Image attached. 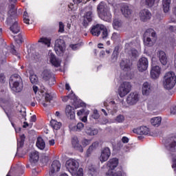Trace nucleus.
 <instances>
[{
  "label": "nucleus",
  "instance_id": "obj_5",
  "mask_svg": "<svg viewBox=\"0 0 176 176\" xmlns=\"http://www.w3.org/2000/svg\"><path fill=\"white\" fill-rule=\"evenodd\" d=\"M156 42V32L153 29H147L144 34V46L151 47Z\"/></svg>",
  "mask_w": 176,
  "mask_h": 176
},
{
  "label": "nucleus",
  "instance_id": "obj_24",
  "mask_svg": "<svg viewBox=\"0 0 176 176\" xmlns=\"http://www.w3.org/2000/svg\"><path fill=\"white\" fill-rule=\"evenodd\" d=\"M147 107L149 111H155L159 108V102L157 100L151 99L148 102Z\"/></svg>",
  "mask_w": 176,
  "mask_h": 176
},
{
  "label": "nucleus",
  "instance_id": "obj_30",
  "mask_svg": "<svg viewBox=\"0 0 176 176\" xmlns=\"http://www.w3.org/2000/svg\"><path fill=\"white\" fill-rule=\"evenodd\" d=\"M45 100L41 101V104L43 107H46L49 104H50V101L53 100V96L50 94H45L44 95Z\"/></svg>",
  "mask_w": 176,
  "mask_h": 176
},
{
  "label": "nucleus",
  "instance_id": "obj_1",
  "mask_svg": "<svg viewBox=\"0 0 176 176\" xmlns=\"http://www.w3.org/2000/svg\"><path fill=\"white\" fill-rule=\"evenodd\" d=\"M97 12L101 20L111 23L112 21V14L109 7L104 2H100L97 6Z\"/></svg>",
  "mask_w": 176,
  "mask_h": 176
},
{
  "label": "nucleus",
  "instance_id": "obj_11",
  "mask_svg": "<svg viewBox=\"0 0 176 176\" xmlns=\"http://www.w3.org/2000/svg\"><path fill=\"white\" fill-rule=\"evenodd\" d=\"M54 50L58 56L64 52V50H65V42H64V40L58 38L55 41Z\"/></svg>",
  "mask_w": 176,
  "mask_h": 176
},
{
  "label": "nucleus",
  "instance_id": "obj_32",
  "mask_svg": "<svg viewBox=\"0 0 176 176\" xmlns=\"http://www.w3.org/2000/svg\"><path fill=\"white\" fill-rule=\"evenodd\" d=\"M36 146L41 151H43L46 146V143H45V140L41 137L37 138V140L36 142Z\"/></svg>",
  "mask_w": 176,
  "mask_h": 176
},
{
  "label": "nucleus",
  "instance_id": "obj_42",
  "mask_svg": "<svg viewBox=\"0 0 176 176\" xmlns=\"http://www.w3.org/2000/svg\"><path fill=\"white\" fill-rule=\"evenodd\" d=\"M83 127H85V124L82 122H78L77 125L74 127L73 130H74V131H80L83 130Z\"/></svg>",
  "mask_w": 176,
  "mask_h": 176
},
{
  "label": "nucleus",
  "instance_id": "obj_34",
  "mask_svg": "<svg viewBox=\"0 0 176 176\" xmlns=\"http://www.w3.org/2000/svg\"><path fill=\"white\" fill-rule=\"evenodd\" d=\"M170 4L171 0H162V8L164 13H168Z\"/></svg>",
  "mask_w": 176,
  "mask_h": 176
},
{
  "label": "nucleus",
  "instance_id": "obj_50",
  "mask_svg": "<svg viewBox=\"0 0 176 176\" xmlns=\"http://www.w3.org/2000/svg\"><path fill=\"white\" fill-rule=\"evenodd\" d=\"M23 22L25 24H30V19H28V13L27 12H24L23 13Z\"/></svg>",
  "mask_w": 176,
  "mask_h": 176
},
{
  "label": "nucleus",
  "instance_id": "obj_49",
  "mask_svg": "<svg viewBox=\"0 0 176 176\" xmlns=\"http://www.w3.org/2000/svg\"><path fill=\"white\" fill-rule=\"evenodd\" d=\"M116 122L118 123H123L124 122V116L122 115H119L116 118Z\"/></svg>",
  "mask_w": 176,
  "mask_h": 176
},
{
  "label": "nucleus",
  "instance_id": "obj_13",
  "mask_svg": "<svg viewBox=\"0 0 176 176\" xmlns=\"http://www.w3.org/2000/svg\"><path fill=\"white\" fill-rule=\"evenodd\" d=\"M138 101H140V95L136 92L131 93L126 98L129 105H135Z\"/></svg>",
  "mask_w": 176,
  "mask_h": 176
},
{
  "label": "nucleus",
  "instance_id": "obj_41",
  "mask_svg": "<svg viewBox=\"0 0 176 176\" xmlns=\"http://www.w3.org/2000/svg\"><path fill=\"white\" fill-rule=\"evenodd\" d=\"M25 140V135H21L20 136V140H18V148H21V146H23V145H24V141Z\"/></svg>",
  "mask_w": 176,
  "mask_h": 176
},
{
  "label": "nucleus",
  "instance_id": "obj_3",
  "mask_svg": "<svg viewBox=\"0 0 176 176\" xmlns=\"http://www.w3.org/2000/svg\"><path fill=\"white\" fill-rule=\"evenodd\" d=\"M90 32L93 36H100L102 32L100 39H108V30L102 24H96L91 28Z\"/></svg>",
  "mask_w": 176,
  "mask_h": 176
},
{
  "label": "nucleus",
  "instance_id": "obj_28",
  "mask_svg": "<svg viewBox=\"0 0 176 176\" xmlns=\"http://www.w3.org/2000/svg\"><path fill=\"white\" fill-rule=\"evenodd\" d=\"M151 91H152L151 84L148 82H144L142 86V94L144 96H148Z\"/></svg>",
  "mask_w": 176,
  "mask_h": 176
},
{
  "label": "nucleus",
  "instance_id": "obj_35",
  "mask_svg": "<svg viewBox=\"0 0 176 176\" xmlns=\"http://www.w3.org/2000/svg\"><path fill=\"white\" fill-rule=\"evenodd\" d=\"M50 124L54 130H60L62 126L61 122L53 119L50 121Z\"/></svg>",
  "mask_w": 176,
  "mask_h": 176
},
{
  "label": "nucleus",
  "instance_id": "obj_54",
  "mask_svg": "<svg viewBox=\"0 0 176 176\" xmlns=\"http://www.w3.org/2000/svg\"><path fill=\"white\" fill-rule=\"evenodd\" d=\"M70 47L72 49V50H77V49L80 47V44H72L70 45Z\"/></svg>",
  "mask_w": 176,
  "mask_h": 176
},
{
  "label": "nucleus",
  "instance_id": "obj_16",
  "mask_svg": "<svg viewBox=\"0 0 176 176\" xmlns=\"http://www.w3.org/2000/svg\"><path fill=\"white\" fill-rule=\"evenodd\" d=\"M121 12L123 16L126 19H130V17H131V14H133V10H131V7L127 4H122L121 6Z\"/></svg>",
  "mask_w": 176,
  "mask_h": 176
},
{
  "label": "nucleus",
  "instance_id": "obj_40",
  "mask_svg": "<svg viewBox=\"0 0 176 176\" xmlns=\"http://www.w3.org/2000/svg\"><path fill=\"white\" fill-rule=\"evenodd\" d=\"M113 27L114 30H119L122 27V21L114 19L113 21Z\"/></svg>",
  "mask_w": 176,
  "mask_h": 176
},
{
  "label": "nucleus",
  "instance_id": "obj_43",
  "mask_svg": "<svg viewBox=\"0 0 176 176\" xmlns=\"http://www.w3.org/2000/svg\"><path fill=\"white\" fill-rule=\"evenodd\" d=\"M88 174L91 176H94L97 174V170H96L94 166H91L88 168Z\"/></svg>",
  "mask_w": 176,
  "mask_h": 176
},
{
  "label": "nucleus",
  "instance_id": "obj_22",
  "mask_svg": "<svg viewBox=\"0 0 176 176\" xmlns=\"http://www.w3.org/2000/svg\"><path fill=\"white\" fill-rule=\"evenodd\" d=\"M72 144L73 148L79 152L83 153V147L79 144V140L76 136L72 138Z\"/></svg>",
  "mask_w": 176,
  "mask_h": 176
},
{
  "label": "nucleus",
  "instance_id": "obj_4",
  "mask_svg": "<svg viewBox=\"0 0 176 176\" xmlns=\"http://www.w3.org/2000/svg\"><path fill=\"white\" fill-rule=\"evenodd\" d=\"M176 83V76L173 72H166L164 76L163 85L166 90H171Z\"/></svg>",
  "mask_w": 176,
  "mask_h": 176
},
{
  "label": "nucleus",
  "instance_id": "obj_37",
  "mask_svg": "<svg viewBox=\"0 0 176 176\" xmlns=\"http://www.w3.org/2000/svg\"><path fill=\"white\" fill-rule=\"evenodd\" d=\"M41 76L44 80H49L52 78V74L50 73V70L44 69L41 74Z\"/></svg>",
  "mask_w": 176,
  "mask_h": 176
},
{
  "label": "nucleus",
  "instance_id": "obj_15",
  "mask_svg": "<svg viewBox=\"0 0 176 176\" xmlns=\"http://www.w3.org/2000/svg\"><path fill=\"white\" fill-rule=\"evenodd\" d=\"M110 156H111V149L108 147H104L101 151L100 160L102 163H104V162H107V160L109 159Z\"/></svg>",
  "mask_w": 176,
  "mask_h": 176
},
{
  "label": "nucleus",
  "instance_id": "obj_19",
  "mask_svg": "<svg viewBox=\"0 0 176 176\" xmlns=\"http://www.w3.org/2000/svg\"><path fill=\"white\" fill-rule=\"evenodd\" d=\"M133 133H135V134H139L140 135H148V134L150 133V131L149 128L146 126H140L133 129Z\"/></svg>",
  "mask_w": 176,
  "mask_h": 176
},
{
  "label": "nucleus",
  "instance_id": "obj_58",
  "mask_svg": "<svg viewBox=\"0 0 176 176\" xmlns=\"http://www.w3.org/2000/svg\"><path fill=\"white\" fill-rule=\"evenodd\" d=\"M170 46H173V47L176 46V39H175V38H171L170 40Z\"/></svg>",
  "mask_w": 176,
  "mask_h": 176
},
{
  "label": "nucleus",
  "instance_id": "obj_17",
  "mask_svg": "<svg viewBox=\"0 0 176 176\" xmlns=\"http://www.w3.org/2000/svg\"><path fill=\"white\" fill-rule=\"evenodd\" d=\"M131 65H133V63L128 59L122 60L120 63L121 69L125 72H129L131 69Z\"/></svg>",
  "mask_w": 176,
  "mask_h": 176
},
{
  "label": "nucleus",
  "instance_id": "obj_48",
  "mask_svg": "<svg viewBox=\"0 0 176 176\" xmlns=\"http://www.w3.org/2000/svg\"><path fill=\"white\" fill-rule=\"evenodd\" d=\"M68 8H69V9H70V10L75 12V10H76V9H78V4H76V3L74 4V3H71L68 5Z\"/></svg>",
  "mask_w": 176,
  "mask_h": 176
},
{
  "label": "nucleus",
  "instance_id": "obj_60",
  "mask_svg": "<svg viewBox=\"0 0 176 176\" xmlns=\"http://www.w3.org/2000/svg\"><path fill=\"white\" fill-rule=\"evenodd\" d=\"M21 116H22V118L19 117L20 119H25V120H27V119L25 118V116H27V113H25V111H23V112L21 111Z\"/></svg>",
  "mask_w": 176,
  "mask_h": 176
},
{
  "label": "nucleus",
  "instance_id": "obj_33",
  "mask_svg": "<svg viewBox=\"0 0 176 176\" xmlns=\"http://www.w3.org/2000/svg\"><path fill=\"white\" fill-rule=\"evenodd\" d=\"M52 39L50 38L47 37H41L38 41V43H41V45H45V46H47V47H50Z\"/></svg>",
  "mask_w": 176,
  "mask_h": 176
},
{
  "label": "nucleus",
  "instance_id": "obj_26",
  "mask_svg": "<svg viewBox=\"0 0 176 176\" xmlns=\"http://www.w3.org/2000/svg\"><path fill=\"white\" fill-rule=\"evenodd\" d=\"M89 113H90V111L89 110H85V109L78 110L77 111L78 116H82L84 115L83 118H81V120L84 123H86V122H87V116H89Z\"/></svg>",
  "mask_w": 176,
  "mask_h": 176
},
{
  "label": "nucleus",
  "instance_id": "obj_21",
  "mask_svg": "<svg viewBox=\"0 0 176 176\" xmlns=\"http://www.w3.org/2000/svg\"><path fill=\"white\" fill-rule=\"evenodd\" d=\"M38 160H39V152L38 151L32 152L30 155V162L32 167H34V165L38 163Z\"/></svg>",
  "mask_w": 176,
  "mask_h": 176
},
{
  "label": "nucleus",
  "instance_id": "obj_57",
  "mask_svg": "<svg viewBox=\"0 0 176 176\" xmlns=\"http://www.w3.org/2000/svg\"><path fill=\"white\" fill-rule=\"evenodd\" d=\"M59 32H64V23L63 22L59 23Z\"/></svg>",
  "mask_w": 176,
  "mask_h": 176
},
{
  "label": "nucleus",
  "instance_id": "obj_2",
  "mask_svg": "<svg viewBox=\"0 0 176 176\" xmlns=\"http://www.w3.org/2000/svg\"><path fill=\"white\" fill-rule=\"evenodd\" d=\"M10 87L14 93H20L23 90V80L19 74H13L10 78Z\"/></svg>",
  "mask_w": 176,
  "mask_h": 176
},
{
  "label": "nucleus",
  "instance_id": "obj_55",
  "mask_svg": "<svg viewBox=\"0 0 176 176\" xmlns=\"http://www.w3.org/2000/svg\"><path fill=\"white\" fill-rule=\"evenodd\" d=\"M15 41L17 42V43H23V36L21 34H19L18 38H16Z\"/></svg>",
  "mask_w": 176,
  "mask_h": 176
},
{
  "label": "nucleus",
  "instance_id": "obj_27",
  "mask_svg": "<svg viewBox=\"0 0 176 176\" xmlns=\"http://www.w3.org/2000/svg\"><path fill=\"white\" fill-rule=\"evenodd\" d=\"M65 113L70 119H75V109L69 105H67L65 109Z\"/></svg>",
  "mask_w": 176,
  "mask_h": 176
},
{
  "label": "nucleus",
  "instance_id": "obj_59",
  "mask_svg": "<svg viewBox=\"0 0 176 176\" xmlns=\"http://www.w3.org/2000/svg\"><path fill=\"white\" fill-rule=\"evenodd\" d=\"M170 113H171V115H175V113H176V106H173L170 108Z\"/></svg>",
  "mask_w": 176,
  "mask_h": 176
},
{
  "label": "nucleus",
  "instance_id": "obj_44",
  "mask_svg": "<svg viewBox=\"0 0 176 176\" xmlns=\"http://www.w3.org/2000/svg\"><path fill=\"white\" fill-rule=\"evenodd\" d=\"M30 79L31 83H32L33 85L38 83V76H36V75L35 74L30 75Z\"/></svg>",
  "mask_w": 176,
  "mask_h": 176
},
{
  "label": "nucleus",
  "instance_id": "obj_9",
  "mask_svg": "<svg viewBox=\"0 0 176 176\" xmlns=\"http://www.w3.org/2000/svg\"><path fill=\"white\" fill-rule=\"evenodd\" d=\"M10 2L11 3L10 6V9L8 11V14L10 16L8 17L7 19V23H10L13 22V20H14V17L16 16V9L14 8V5L13 3H16L17 2V0H10Z\"/></svg>",
  "mask_w": 176,
  "mask_h": 176
},
{
  "label": "nucleus",
  "instance_id": "obj_61",
  "mask_svg": "<svg viewBox=\"0 0 176 176\" xmlns=\"http://www.w3.org/2000/svg\"><path fill=\"white\" fill-rule=\"evenodd\" d=\"M32 175L34 176L38 175V170H36V168H33L32 169Z\"/></svg>",
  "mask_w": 176,
  "mask_h": 176
},
{
  "label": "nucleus",
  "instance_id": "obj_12",
  "mask_svg": "<svg viewBox=\"0 0 176 176\" xmlns=\"http://www.w3.org/2000/svg\"><path fill=\"white\" fill-rule=\"evenodd\" d=\"M148 65L149 62L148 61V58L145 57L140 58L137 64L138 69L140 71V72H144V71H146V69H148Z\"/></svg>",
  "mask_w": 176,
  "mask_h": 176
},
{
  "label": "nucleus",
  "instance_id": "obj_36",
  "mask_svg": "<svg viewBox=\"0 0 176 176\" xmlns=\"http://www.w3.org/2000/svg\"><path fill=\"white\" fill-rule=\"evenodd\" d=\"M151 123L155 127H159V125L162 123V118L161 117H155L153 118L151 120Z\"/></svg>",
  "mask_w": 176,
  "mask_h": 176
},
{
  "label": "nucleus",
  "instance_id": "obj_63",
  "mask_svg": "<svg viewBox=\"0 0 176 176\" xmlns=\"http://www.w3.org/2000/svg\"><path fill=\"white\" fill-rule=\"evenodd\" d=\"M33 91L35 94H36V93L39 91V89H38L37 86H35V85L33 86Z\"/></svg>",
  "mask_w": 176,
  "mask_h": 176
},
{
  "label": "nucleus",
  "instance_id": "obj_29",
  "mask_svg": "<svg viewBox=\"0 0 176 176\" xmlns=\"http://www.w3.org/2000/svg\"><path fill=\"white\" fill-rule=\"evenodd\" d=\"M99 143L98 142H95L92 143V144L89 147V148L87 150L86 152V156L87 157H89L93 152V151H96L97 148H98Z\"/></svg>",
  "mask_w": 176,
  "mask_h": 176
},
{
  "label": "nucleus",
  "instance_id": "obj_56",
  "mask_svg": "<svg viewBox=\"0 0 176 176\" xmlns=\"http://www.w3.org/2000/svg\"><path fill=\"white\" fill-rule=\"evenodd\" d=\"M76 176H83V168H80L76 172Z\"/></svg>",
  "mask_w": 176,
  "mask_h": 176
},
{
  "label": "nucleus",
  "instance_id": "obj_23",
  "mask_svg": "<svg viewBox=\"0 0 176 176\" xmlns=\"http://www.w3.org/2000/svg\"><path fill=\"white\" fill-rule=\"evenodd\" d=\"M50 62L54 67L58 68L61 64V60L56 58V56L53 53H49Z\"/></svg>",
  "mask_w": 176,
  "mask_h": 176
},
{
  "label": "nucleus",
  "instance_id": "obj_31",
  "mask_svg": "<svg viewBox=\"0 0 176 176\" xmlns=\"http://www.w3.org/2000/svg\"><path fill=\"white\" fill-rule=\"evenodd\" d=\"M158 57L160 58V61L162 65H167V56L166 55V52L163 51H160L158 54Z\"/></svg>",
  "mask_w": 176,
  "mask_h": 176
},
{
  "label": "nucleus",
  "instance_id": "obj_38",
  "mask_svg": "<svg viewBox=\"0 0 176 176\" xmlns=\"http://www.w3.org/2000/svg\"><path fill=\"white\" fill-rule=\"evenodd\" d=\"M85 133L88 135H97L98 134V129L88 127L85 130Z\"/></svg>",
  "mask_w": 176,
  "mask_h": 176
},
{
  "label": "nucleus",
  "instance_id": "obj_6",
  "mask_svg": "<svg viewBox=\"0 0 176 176\" xmlns=\"http://www.w3.org/2000/svg\"><path fill=\"white\" fill-rule=\"evenodd\" d=\"M119 164V160L118 158L110 159L107 163V166L109 168L108 172L106 173V176H122V172L118 171L115 173L113 170L118 167Z\"/></svg>",
  "mask_w": 176,
  "mask_h": 176
},
{
  "label": "nucleus",
  "instance_id": "obj_14",
  "mask_svg": "<svg viewBox=\"0 0 176 176\" xmlns=\"http://www.w3.org/2000/svg\"><path fill=\"white\" fill-rule=\"evenodd\" d=\"M139 17L141 21L146 23V21L151 20V18L152 17V14L151 13V12H149V10L144 9L140 10L139 13Z\"/></svg>",
  "mask_w": 176,
  "mask_h": 176
},
{
  "label": "nucleus",
  "instance_id": "obj_25",
  "mask_svg": "<svg viewBox=\"0 0 176 176\" xmlns=\"http://www.w3.org/2000/svg\"><path fill=\"white\" fill-rule=\"evenodd\" d=\"M92 20H93V12L89 11L86 12L84 17V21H83L84 27H87V25H89V23H91Z\"/></svg>",
  "mask_w": 176,
  "mask_h": 176
},
{
  "label": "nucleus",
  "instance_id": "obj_18",
  "mask_svg": "<svg viewBox=\"0 0 176 176\" xmlns=\"http://www.w3.org/2000/svg\"><path fill=\"white\" fill-rule=\"evenodd\" d=\"M162 69L159 66H154L151 68L150 73L152 79H157L160 76Z\"/></svg>",
  "mask_w": 176,
  "mask_h": 176
},
{
  "label": "nucleus",
  "instance_id": "obj_39",
  "mask_svg": "<svg viewBox=\"0 0 176 176\" xmlns=\"http://www.w3.org/2000/svg\"><path fill=\"white\" fill-rule=\"evenodd\" d=\"M10 30L13 34H18V32H20V27H19L17 21H14V24L10 27Z\"/></svg>",
  "mask_w": 176,
  "mask_h": 176
},
{
  "label": "nucleus",
  "instance_id": "obj_10",
  "mask_svg": "<svg viewBox=\"0 0 176 176\" xmlns=\"http://www.w3.org/2000/svg\"><path fill=\"white\" fill-rule=\"evenodd\" d=\"M165 148L168 152H176V138H169L166 140Z\"/></svg>",
  "mask_w": 176,
  "mask_h": 176
},
{
  "label": "nucleus",
  "instance_id": "obj_7",
  "mask_svg": "<svg viewBox=\"0 0 176 176\" xmlns=\"http://www.w3.org/2000/svg\"><path fill=\"white\" fill-rule=\"evenodd\" d=\"M118 94L121 98L126 97L131 91V83L129 82H123L118 88Z\"/></svg>",
  "mask_w": 176,
  "mask_h": 176
},
{
  "label": "nucleus",
  "instance_id": "obj_52",
  "mask_svg": "<svg viewBox=\"0 0 176 176\" xmlns=\"http://www.w3.org/2000/svg\"><path fill=\"white\" fill-rule=\"evenodd\" d=\"M90 142H91V140L84 139L82 141V145H83L84 146H87V145H90Z\"/></svg>",
  "mask_w": 176,
  "mask_h": 176
},
{
  "label": "nucleus",
  "instance_id": "obj_47",
  "mask_svg": "<svg viewBox=\"0 0 176 176\" xmlns=\"http://www.w3.org/2000/svg\"><path fill=\"white\" fill-rule=\"evenodd\" d=\"M112 41H116L120 39V34L119 33L114 32L111 36Z\"/></svg>",
  "mask_w": 176,
  "mask_h": 176
},
{
  "label": "nucleus",
  "instance_id": "obj_51",
  "mask_svg": "<svg viewBox=\"0 0 176 176\" xmlns=\"http://www.w3.org/2000/svg\"><path fill=\"white\" fill-rule=\"evenodd\" d=\"M91 118H93V119L100 118V113H98V111H97V109L94 110L93 114L91 115Z\"/></svg>",
  "mask_w": 176,
  "mask_h": 176
},
{
  "label": "nucleus",
  "instance_id": "obj_62",
  "mask_svg": "<svg viewBox=\"0 0 176 176\" xmlns=\"http://www.w3.org/2000/svg\"><path fill=\"white\" fill-rule=\"evenodd\" d=\"M122 141L124 144H127V142H129V139L127 137H123Z\"/></svg>",
  "mask_w": 176,
  "mask_h": 176
},
{
  "label": "nucleus",
  "instance_id": "obj_20",
  "mask_svg": "<svg viewBox=\"0 0 176 176\" xmlns=\"http://www.w3.org/2000/svg\"><path fill=\"white\" fill-rule=\"evenodd\" d=\"M60 168H61V164L60 163V161L54 160L51 165L50 174L58 173V171H60Z\"/></svg>",
  "mask_w": 176,
  "mask_h": 176
},
{
  "label": "nucleus",
  "instance_id": "obj_64",
  "mask_svg": "<svg viewBox=\"0 0 176 176\" xmlns=\"http://www.w3.org/2000/svg\"><path fill=\"white\" fill-rule=\"evenodd\" d=\"M31 122H35L36 120V116H32L30 118Z\"/></svg>",
  "mask_w": 176,
  "mask_h": 176
},
{
  "label": "nucleus",
  "instance_id": "obj_53",
  "mask_svg": "<svg viewBox=\"0 0 176 176\" xmlns=\"http://www.w3.org/2000/svg\"><path fill=\"white\" fill-rule=\"evenodd\" d=\"M145 2H146V5L151 8L153 6V3H155V0H145Z\"/></svg>",
  "mask_w": 176,
  "mask_h": 176
},
{
  "label": "nucleus",
  "instance_id": "obj_46",
  "mask_svg": "<svg viewBox=\"0 0 176 176\" xmlns=\"http://www.w3.org/2000/svg\"><path fill=\"white\" fill-rule=\"evenodd\" d=\"M129 54H130V56H132V57H138V51H137L135 49H132L129 52Z\"/></svg>",
  "mask_w": 176,
  "mask_h": 176
},
{
  "label": "nucleus",
  "instance_id": "obj_8",
  "mask_svg": "<svg viewBox=\"0 0 176 176\" xmlns=\"http://www.w3.org/2000/svg\"><path fill=\"white\" fill-rule=\"evenodd\" d=\"M66 168L71 174H76L79 168V162L74 159H69L66 162Z\"/></svg>",
  "mask_w": 176,
  "mask_h": 176
},
{
  "label": "nucleus",
  "instance_id": "obj_45",
  "mask_svg": "<svg viewBox=\"0 0 176 176\" xmlns=\"http://www.w3.org/2000/svg\"><path fill=\"white\" fill-rule=\"evenodd\" d=\"M75 98V94L74 93L72 92L71 94H69L67 96H64L62 98V100L63 101V102H67V101H68L69 98Z\"/></svg>",
  "mask_w": 176,
  "mask_h": 176
}]
</instances>
